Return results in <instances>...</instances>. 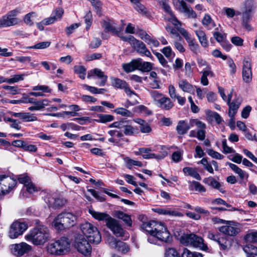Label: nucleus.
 Here are the masks:
<instances>
[{"instance_id":"obj_1","label":"nucleus","mask_w":257,"mask_h":257,"mask_svg":"<svg viewBox=\"0 0 257 257\" xmlns=\"http://www.w3.org/2000/svg\"><path fill=\"white\" fill-rule=\"evenodd\" d=\"M142 228L150 235L148 240L151 243L156 244L157 240L165 242L171 240L170 232L161 222L155 220L145 222L142 225Z\"/></svg>"},{"instance_id":"obj_2","label":"nucleus","mask_w":257,"mask_h":257,"mask_svg":"<svg viewBox=\"0 0 257 257\" xmlns=\"http://www.w3.org/2000/svg\"><path fill=\"white\" fill-rule=\"evenodd\" d=\"M49 235L48 228L43 224H39L31 229L25 238L35 245H41L48 241Z\"/></svg>"},{"instance_id":"obj_3","label":"nucleus","mask_w":257,"mask_h":257,"mask_svg":"<svg viewBox=\"0 0 257 257\" xmlns=\"http://www.w3.org/2000/svg\"><path fill=\"white\" fill-rule=\"evenodd\" d=\"M77 221V216L68 212H63L55 216L52 222V226L55 230L61 231L74 226Z\"/></svg>"},{"instance_id":"obj_4","label":"nucleus","mask_w":257,"mask_h":257,"mask_svg":"<svg viewBox=\"0 0 257 257\" xmlns=\"http://www.w3.org/2000/svg\"><path fill=\"white\" fill-rule=\"evenodd\" d=\"M71 241L65 237H62L54 242L49 243L47 246V250L51 254L61 255L66 254L70 249Z\"/></svg>"},{"instance_id":"obj_5","label":"nucleus","mask_w":257,"mask_h":257,"mask_svg":"<svg viewBox=\"0 0 257 257\" xmlns=\"http://www.w3.org/2000/svg\"><path fill=\"white\" fill-rule=\"evenodd\" d=\"M82 233L87 237L89 241L97 244L101 240V236L97 228L91 223L86 222L80 225Z\"/></svg>"},{"instance_id":"obj_6","label":"nucleus","mask_w":257,"mask_h":257,"mask_svg":"<svg viewBox=\"0 0 257 257\" xmlns=\"http://www.w3.org/2000/svg\"><path fill=\"white\" fill-rule=\"evenodd\" d=\"M181 243L186 246L198 247L202 250H206L207 246L204 243L203 239L194 233L187 234L180 238Z\"/></svg>"},{"instance_id":"obj_7","label":"nucleus","mask_w":257,"mask_h":257,"mask_svg":"<svg viewBox=\"0 0 257 257\" xmlns=\"http://www.w3.org/2000/svg\"><path fill=\"white\" fill-rule=\"evenodd\" d=\"M150 93L156 104L161 109L168 110L174 106V103L171 99L163 94L156 90L151 91Z\"/></svg>"},{"instance_id":"obj_8","label":"nucleus","mask_w":257,"mask_h":257,"mask_svg":"<svg viewBox=\"0 0 257 257\" xmlns=\"http://www.w3.org/2000/svg\"><path fill=\"white\" fill-rule=\"evenodd\" d=\"M74 247L77 250L85 256L91 254L92 248L89 242L82 234H77L75 237Z\"/></svg>"},{"instance_id":"obj_9","label":"nucleus","mask_w":257,"mask_h":257,"mask_svg":"<svg viewBox=\"0 0 257 257\" xmlns=\"http://www.w3.org/2000/svg\"><path fill=\"white\" fill-rule=\"evenodd\" d=\"M226 225L219 227V231L224 235L234 236L238 234L241 230V225L235 221H226Z\"/></svg>"},{"instance_id":"obj_10","label":"nucleus","mask_w":257,"mask_h":257,"mask_svg":"<svg viewBox=\"0 0 257 257\" xmlns=\"http://www.w3.org/2000/svg\"><path fill=\"white\" fill-rule=\"evenodd\" d=\"M173 4L176 10L185 14L188 18L196 19L197 18V15L195 12L184 1L173 0Z\"/></svg>"},{"instance_id":"obj_11","label":"nucleus","mask_w":257,"mask_h":257,"mask_svg":"<svg viewBox=\"0 0 257 257\" xmlns=\"http://www.w3.org/2000/svg\"><path fill=\"white\" fill-rule=\"evenodd\" d=\"M28 227V224L24 222L16 221L10 227L9 236L11 238H16L22 235Z\"/></svg>"},{"instance_id":"obj_12","label":"nucleus","mask_w":257,"mask_h":257,"mask_svg":"<svg viewBox=\"0 0 257 257\" xmlns=\"http://www.w3.org/2000/svg\"><path fill=\"white\" fill-rule=\"evenodd\" d=\"M242 77L245 83H250L252 79L251 61L249 58H244L243 61Z\"/></svg>"},{"instance_id":"obj_13","label":"nucleus","mask_w":257,"mask_h":257,"mask_svg":"<svg viewBox=\"0 0 257 257\" xmlns=\"http://www.w3.org/2000/svg\"><path fill=\"white\" fill-rule=\"evenodd\" d=\"M2 186L0 188V191L3 192V194H7L11 192L16 187L17 181L10 176L1 175Z\"/></svg>"},{"instance_id":"obj_14","label":"nucleus","mask_w":257,"mask_h":257,"mask_svg":"<svg viewBox=\"0 0 257 257\" xmlns=\"http://www.w3.org/2000/svg\"><path fill=\"white\" fill-rule=\"evenodd\" d=\"M107 227L109 228L117 237H127V233L121 227L118 221L112 218L107 223Z\"/></svg>"},{"instance_id":"obj_15","label":"nucleus","mask_w":257,"mask_h":257,"mask_svg":"<svg viewBox=\"0 0 257 257\" xmlns=\"http://www.w3.org/2000/svg\"><path fill=\"white\" fill-rule=\"evenodd\" d=\"M31 246L26 242H21L18 244H12L11 246L12 252L14 255L21 256L25 253H28L31 249Z\"/></svg>"},{"instance_id":"obj_16","label":"nucleus","mask_w":257,"mask_h":257,"mask_svg":"<svg viewBox=\"0 0 257 257\" xmlns=\"http://www.w3.org/2000/svg\"><path fill=\"white\" fill-rule=\"evenodd\" d=\"M132 44V47L139 54L141 55L146 56L152 59L153 56L144 42L136 39Z\"/></svg>"},{"instance_id":"obj_17","label":"nucleus","mask_w":257,"mask_h":257,"mask_svg":"<svg viewBox=\"0 0 257 257\" xmlns=\"http://www.w3.org/2000/svg\"><path fill=\"white\" fill-rule=\"evenodd\" d=\"M153 149L151 148H141V152L142 153V157L145 159H156L161 160L164 159L167 155V153L164 152L159 154L152 153Z\"/></svg>"},{"instance_id":"obj_18","label":"nucleus","mask_w":257,"mask_h":257,"mask_svg":"<svg viewBox=\"0 0 257 257\" xmlns=\"http://www.w3.org/2000/svg\"><path fill=\"white\" fill-rule=\"evenodd\" d=\"M190 122L192 126H196L198 128L196 138L199 140H204L205 138L206 124L197 119H190Z\"/></svg>"},{"instance_id":"obj_19","label":"nucleus","mask_w":257,"mask_h":257,"mask_svg":"<svg viewBox=\"0 0 257 257\" xmlns=\"http://www.w3.org/2000/svg\"><path fill=\"white\" fill-rule=\"evenodd\" d=\"M101 25L106 32H110L113 34L119 36V34L121 30L116 27V24L113 21L110 19L104 20L101 22Z\"/></svg>"},{"instance_id":"obj_20","label":"nucleus","mask_w":257,"mask_h":257,"mask_svg":"<svg viewBox=\"0 0 257 257\" xmlns=\"http://www.w3.org/2000/svg\"><path fill=\"white\" fill-rule=\"evenodd\" d=\"M45 202L49 207L57 208L62 206L66 203V200L61 197H54L52 195H48L45 199Z\"/></svg>"},{"instance_id":"obj_21","label":"nucleus","mask_w":257,"mask_h":257,"mask_svg":"<svg viewBox=\"0 0 257 257\" xmlns=\"http://www.w3.org/2000/svg\"><path fill=\"white\" fill-rule=\"evenodd\" d=\"M241 99L238 97H236L232 102L228 103L229 106L228 115L230 118V120L232 122L234 121V116L237 112L241 103Z\"/></svg>"},{"instance_id":"obj_22","label":"nucleus","mask_w":257,"mask_h":257,"mask_svg":"<svg viewBox=\"0 0 257 257\" xmlns=\"http://www.w3.org/2000/svg\"><path fill=\"white\" fill-rule=\"evenodd\" d=\"M178 86L180 89L184 92L194 94L196 86L190 83L186 79H181L178 81Z\"/></svg>"},{"instance_id":"obj_23","label":"nucleus","mask_w":257,"mask_h":257,"mask_svg":"<svg viewBox=\"0 0 257 257\" xmlns=\"http://www.w3.org/2000/svg\"><path fill=\"white\" fill-rule=\"evenodd\" d=\"M88 212L94 219L98 221H105L106 226L110 219H112L108 214L96 211L92 208L89 209Z\"/></svg>"},{"instance_id":"obj_24","label":"nucleus","mask_w":257,"mask_h":257,"mask_svg":"<svg viewBox=\"0 0 257 257\" xmlns=\"http://www.w3.org/2000/svg\"><path fill=\"white\" fill-rule=\"evenodd\" d=\"M252 14H253L252 13L242 11H241V12H237L236 13V15H241L242 25L243 27L248 31H250L251 30V27L249 25V23L251 19Z\"/></svg>"},{"instance_id":"obj_25","label":"nucleus","mask_w":257,"mask_h":257,"mask_svg":"<svg viewBox=\"0 0 257 257\" xmlns=\"http://www.w3.org/2000/svg\"><path fill=\"white\" fill-rule=\"evenodd\" d=\"M18 23L17 18H11L10 16L6 15L0 19V28L9 27Z\"/></svg>"},{"instance_id":"obj_26","label":"nucleus","mask_w":257,"mask_h":257,"mask_svg":"<svg viewBox=\"0 0 257 257\" xmlns=\"http://www.w3.org/2000/svg\"><path fill=\"white\" fill-rule=\"evenodd\" d=\"M193 126L191 125L190 120L189 123L186 120H180L176 126V131L179 135H184Z\"/></svg>"},{"instance_id":"obj_27","label":"nucleus","mask_w":257,"mask_h":257,"mask_svg":"<svg viewBox=\"0 0 257 257\" xmlns=\"http://www.w3.org/2000/svg\"><path fill=\"white\" fill-rule=\"evenodd\" d=\"M50 103V101L47 99L40 100L36 99L34 104L28 107V110L30 111L41 110L45 108L46 106L49 105Z\"/></svg>"},{"instance_id":"obj_28","label":"nucleus","mask_w":257,"mask_h":257,"mask_svg":"<svg viewBox=\"0 0 257 257\" xmlns=\"http://www.w3.org/2000/svg\"><path fill=\"white\" fill-rule=\"evenodd\" d=\"M91 73H93L94 74L97 76L98 78L101 79L100 83L98 84L99 86H103L105 84L107 81V76L105 75L104 74V72H102L100 69L95 68L91 71L88 74V78H90L91 77H92L93 75L91 74Z\"/></svg>"},{"instance_id":"obj_29","label":"nucleus","mask_w":257,"mask_h":257,"mask_svg":"<svg viewBox=\"0 0 257 257\" xmlns=\"http://www.w3.org/2000/svg\"><path fill=\"white\" fill-rule=\"evenodd\" d=\"M227 164L229 166V167L231 169L232 171L234 172L236 174H237L240 179L242 181L244 180H247L249 175L247 173H246L245 171L242 170L240 168H239L236 165L231 163H227Z\"/></svg>"},{"instance_id":"obj_30","label":"nucleus","mask_w":257,"mask_h":257,"mask_svg":"<svg viewBox=\"0 0 257 257\" xmlns=\"http://www.w3.org/2000/svg\"><path fill=\"white\" fill-rule=\"evenodd\" d=\"M153 210L159 214L166 215L172 216H182V214L174 210L168 208H157Z\"/></svg>"},{"instance_id":"obj_31","label":"nucleus","mask_w":257,"mask_h":257,"mask_svg":"<svg viewBox=\"0 0 257 257\" xmlns=\"http://www.w3.org/2000/svg\"><path fill=\"white\" fill-rule=\"evenodd\" d=\"M183 172L185 175L190 176L197 180H201V177L198 173L196 168H192L190 167H184L183 169Z\"/></svg>"},{"instance_id":"obj_32","label":"nucleus","mask_w":257,"mask_h":257,"mask_svg":"<svg viewBox=\"0 0 257 257\" xmlns=\"http://www.w3.org/2000/svg\"><path fill=\"white\" fill-rule=\"evenodd\" d=\"M202 24L205 28L208 30H212L216 27L215 22L211 18V16L207 14L204 15L202 20Z\"/></svg>"},{"instance_id":"obj_33","label":"nucleus","mask_w":257,"mask_h":257,"mask_svg":"<svg viewBox=\"0 0 257 257\" xmlns=\"http://www.w3.org/2000/svg\"><path fill=\"white\" fill-rule=\"evenodd\" d=\"M138 59H135L129 63H123L122 68L126 73H130L138 69Z\"/></svg>"},{"instance_id":"obj_34","label":"nucleus","mask_w":257,"mask_h":257,"mask_svg":"<svg viewBox=\"0 0 257 257\" xmlns=\"http://www.w3.org/2000/svg\"><path fill=\"white\" fill-rule=\"evenodd\" d=\"M195 33L201 46L204 48L207 47L208 42L205 32L201 29H199L195 31Z\"/></svg>"},{"instance_id":"obj_35","label":"nucleus","mask_w":257,"mask_h":257,"mask_svg":"<svg viewBox=\"0 0 257 257\" xmlns=\"http://www.w3.org/2000/svg\"><path fill=\"white\" fill-rule=\"evenodd\" d=\"M138 69L143 72H149L152 69L151 63L143 61L141 58H138Z\"/></svg>"},{"instance_id":"obj_36","label":"nucleus","mask_w":257,"mask_h":257,"mask_svg":"<svg viewBox=\"0 0 257 257\" xmlns=\"http://www.w3.org/2000/svg\"><path fill=\"white\" fill-rule=\"evenodd\" d=\"M247 257H257V247L251 244H247L243 248Z\"/></svg>"},{"instance_id":"obj_37","label":"nucleus","mask_w":257,"mask_h":257,"mask_svg":"<svg viewBox=\"0 0 257 257\" xmlns=\"http://www.w3.org/2000/svg\"><path fill=\"white\" fill-rule=\"evenodd\" d=\"M115 214L116 217L122 220L126 225L129 226H132V220L130 215L121 211H116Z\"/></svg>"},{"instance_id":"obj_38","label":"nucleus","mask_w":257,"mask_h":257,"mask_svg":"<svg viewBox=\"0 0 257 257\" xmlns=\"http://www.w3.org/2000/svg\"><path fill=\"white\" fill-rule=\"evenodd\" d=\"M98 119H95L94 121L99 123H106L110 122L114 119V116L110 114H97Z\"/></svg>"},{"instance_id":"obj_39","label":"nucleus","mask_w":257,"mask_h":257,"mask_svg":"<svg viewBox=\"0 0 257 257\" xmlns=\"http://www.w3.org/2000/svg\"><path fill=\"white\" fill-rule=\"evenodd\" d=\"M255 8L254 2L252 0H247L244 2L241 11L253 14Z\"/></svg>"},{"instance_id":"obj_40","label":"nucleus","mask_w":257,"mask_h":257,"mask_svg":"<svg viewBox=\"0 0 257 257\" xmlns=\"http://www.w3.org/2000/svg\"><path fill=\"white\" fill-rule=\"evenodd\" d=\"M136 122L140 125V129L143 133H149L151 131V128L149 124L142 119H137Z\"/></svg>"},{"instance_id":"obj_41","label":"nucleus","mask_w":257,"mask_h":257,"mask_svg":"<svg viewBox=\"0 0 257 257\" xmlns=\"http://www.w3.org/2000/svg\"><path fill=\"white\" fill-rule=\"evenodd\" d=\"M189 189L191 190L198 191L200 192H204L206 191L205 188L199 182L193 181L190 182Z\"/></svg>"},{"instance_id":"obj_42","label":"nucleus","mask_w":257,"mask_h":257,"mask_svg":"<svg viewBox=\"0 0 257 257\" xmlns=\"http://www.w3.org/2000/svg\"><path fill=\"white\" fill-rule=\"evenodd\" d=\"M112 85L117 88L123 89L127 83L121 79L116 78H111Z\"/></svg>"},{"instance_id":"obj_43","label":"nucleus","mask_w":257,"mask_h":257,"mask_svg":"<svg viewBox=\"0 0 257 257\" xmlns=\"http://www.w3.org/2000/svg\"><path fill=\"white\" fill-rule=\"evenodd\" d=\"M74 71L76 74L79 75V77L81 79H85L86 70L84 66L81 65H75L74 66Z\"/></svg>"},{"instance_id":"obj_44","label":"nucleus","mask_w":257,"mask_h":257,"mask_svg":"<svg viewBox=\"0 0 257 257\" xmlns=\"http://www.w3.org/2000/svg\"><path fill=\"white\" fill-rule=\"evenodd\" d=\"M203 182L215 189H219L220 187V183L212 177L204 179Z\"/></svg>"},{"instance_id":"obj_45","label":"nucleus","mask_w":257,"mask_h":257,"mask_svg":"<svg viewBox=\"0 0 257 257\" xmlns=\"http://www.w3.org/2000/svg\"><path fill=\"white\" fill-rule=\"evenodd\" d=\"M114 112L123 116L131 117L133 116V114L131 111L123 107L117 108L114 110Z\"/></svg>"},{"instance_id":"obj_46","label":"nucleus","mask_w":257,"mask_h":257,"mask_svg":"<svg viewBox=\"0 0 257 257\" xmlns=\"http://www.w3.org/2000/svg\"><path fill=\"white\" fill-rule=\"evenodd\" d=\"M124 161L126 163V167L129 169H131L133 166H136L138 167L142 166V162L138 161L132 160L130 158H125Z\"/></svg>"},{"instance_id":"obj_47","label":"nucleus","mask_w":257,"mask_h":257,"mask_svg":"<svg viewBox=\"0 0 257 257\" xmlns=\"http://www.w3.org/2000/svg\"><path fill=\"white\" fill-rule=\"evenodd\" d=\"M159 5L164 10L167 15L171 14L172 11L169 5V0H156Z\"/></svg>"},{"instance_id":"obj_48","label":"nucleus","mask_w":257,"mask_h":257,"mask_svg":"<svg viewBox=\"0 0 257 257\" xmlns=\"http://www.w3.org/2000/svg\"><path fill=\"white\" fill-rule=\"evenodd\" d=\"M121 241L117 240L113 236H108L107 239L108 245L112 248L117 249Z\"/></svg>"},{"instance_id":"obj_49","label":"nucleus","mask_w":257,"mask_h":257,"mask_svg":"<svg viewBox=\"0 0 257 257\" xmlns=\"http://www.w3.org/2000/svg\"><path fill=\"white\" fill-rule=\"evenodd\" d=\"M165 19L171 22L175 26L178 27L179 25H181L180 22L177 20L173 12L171 14L165 15Z\"/></svg>"},{"instance_id":"obj_50","label":"nucleus","mask_w":257,"mask_h":257,"mask_svg":"<svg viewBox=\"0 0 257 257\" xmlns=\"http://www.w3.org/2000/svg\"><path fill=\"white\" fill-rule=\"evenodd\" d=\"M22 119L25 122L35 121L38 120V118L33 114L30 112H23Z\"/></svg>"},{"instance_id":"obj_51","label":"nucleus","mask_w":257,"mask_h":257,"mask_svg":"<svg viewBox=\"0 0 257 257\" xmlns=\"http://www.w3.org/2000/svg\"><path fill=\"white\" fill-rule=\"evenodd\" d=\"M165 257H180V255L175 248H168L165 250Z\"/></svg>"},{"instance_id":"obj_52","label":"nucleus","mask_w":257,"mask_h":257,"mask_svg":"<svg viewBox=\"0 0 257 257\" xmlns=\"http://www.w3.org/2000/svg\"><path fill=\"white\" fill-rule=\"evenodd\" d=\"M24 74H17L12 76V78H7V83L13 84L23 80L24 79Z\"/></svg>"},{"instance_id":"obj_53","label":"nucleus","mask_w":257,"mask_h":257,"mask_svg":"<svg viewBox=\"0 0 257 257\" xmlns=\"http://www.w3.org/2000/svg\"><path fill=\"white\" fill-rule=\"evenodd\" d=\"M198 164H202L204 169L208 171L209 173L211 174L214 173L213 169L211 165V164H209L207 160L205 158H203L201 161L197 162Z\"/></svg>"},{"instance_id":"obj_54","label":"nucleus","mask_w":257,"mask_h":257,"mask_svg":"<svg viewBox=\"0 0 257 257\" xmlns=\"http://www.w3.org/2000/svg\"><path fill=\"white\" fill-rule=\"evenodd\" d=\"M190 49L194 53L197 54L199 51V46L194 38L187 42Z\"/></svg>"},{"instance_id":"obj_55","label":"nucleus","mask_w":257,"mask_h":257,"mask_svg":"<svg viewBox=\"0 0 257 257\" xmlns=\"http://www.w3.org/2000/svg\"><path fill=\"white\" fill-rule=\"evenodd\" d=\"M134 111L137 113H143L147 115H150L152 113L151 111L144 105H140L136 106L134 108Z\"/></svg>"},{"instance_id":"obj_56","label":"nucleus","mask_w":257,"mask_h":257,"mask_svg":"<svg viewBox=\"0 0 257 257\" xmlns=\"http://www.w3.org/2000/svg\"><path fill=\"white\" fill-rule=\"evenodd\" d=\"M182 257H203L201 253L197 252H191L187 248L184 249L182 254Z\"/></svg>"},{"instance_id":"obj_57","label":"nucleus","mask_w":257,"mask_h":257,"mask_svg":"<svg viewBox=\"0 0 257 257\" xmlns=\"http://www.w3.org/2000/svg\"><path fill=\"white\" fill-rule=\"evenodd\" d=\"M51 43L50 42H42L34 45V46L27 47L28 49H43L49 47Z\"/></svg>"},{"instance_id":"obj_58","label":"nucleus","mask_w":257,"mask_h":257,"mask_svg":"<svg viewBox=\"0 0 257 257\" xmlns=\"http://www.w3.org/2000/svg\"><path fill=\"white\" fill-rule=\"evenodd\" d=\"M131 3L134 4V8L139 12L142 13L146 12L145 7L140 3V0H130Z\"/></svg>"},{"instance_id":"obj_59","label":"nucleus","mask_w":257,"mask_h":257,"mask_svg":"<svg viewBox=\"0 0 257 257\" xmlns=\"http://www.w3.org/2000/svg\"><path fill=\"white\" fill-rule=\"evenodd\" d=\"M3 88L4 89L9 90V93L12 95L17 94L20 92V90L17 86L4 85Z\"/></svg>"},{"instance_id":"obj_60","label":"nucleus","mask_w":257,"mask_h":257,"mask_svg":"<svg viewBox=\"0 0 257 257\" xmlns=\"http://www.w3.org/2000/svg\"><path fill=\"white\" fill-rule=\"evenodd\" d=\"M177 30L184 37L187 42L193 39L191 34L185 29L183 28H177Z\"/></svg>"},{"instance_id":"obj_61","label":"nucleus","mask_w":257,"mask_h":257,"mask_svg":"<svg viewBox=\"0 0 257 257\" xmlns=\"http://www.w3.org/2000/svg\"><path fill=\"white\" fill-rule=\"evenodd\" d=\"M245 239L249 242H257V231H251L245 235Z\"/></svg>"},{"instance_id":"obj_62","label":"nucleus","mask_w":257,"mask_h":257,"mask_svg":"<svg viewBox=\"0 0 257 257\" xmlns=\"http://www.w3.org/2000/svg\"><path fill=\"white\" fill-rule=\"evenodd\" d=\"M37 16V14L35 12H31L29 14H27L24 18V22L25 23L29 26H31L33 24V21L31 20V18L32 17H36Z\"/></svg>"},{"instance_id":"obj_63","label":"nucleus","mask_w":257,"mask_h":257,"mask_svg":"<svg viewBox=\"0 0 257 257\" xmlns=\"http://www.w3.org/2000/svg\"><path fill=\"white\" fill-rule=\"evenodd\" d=\"M213 36L216 40L220 43L226 40V34L224 33H221L219 32H215L213 33Z\"/></svg>"},{"instance_id":"obj_64","label":"nucleus","mask_w":257,"mask_h":257,"mask_svg":"<svg viewBox=\"0 0 257 257\" xmlns=\"http://www.w3.org/2000/svg\"><path fill=\"white\" fill-rule=\"evenodd\" d=\"M223 11L228 18H232L236 15L235 10L232 8L225 7L223 9Z\"/></svg>"}]
</instances>
